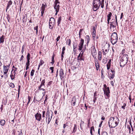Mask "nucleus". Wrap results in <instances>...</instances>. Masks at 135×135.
<instances>
[{
  "instance_id": "obj_52",
  "label": "nucleus",
  "mask_w": 135,
  "mask_h": 135,
  "mask_svg": "<svg viewBox=\"0 0 135 135\" xmlns=\"http://www.w3.org/2000/svg\"><path fill=\"white\" fill-rule=\"evenodd\" d=\"M111 59L109 60L108 62L107 63V65H109L110 66V64H111Z\"/></svg>"
},
{
  "instance_id": "obj_8",
  "label": "nucleus",
  "mask_w": 135,
  "mask_h": 135,
  "mask_svg": "<svg viewBox=\"0 0 135 135\" xmlns=\"http://www.w3.org/2000/svg\"><path fill=\"white\" fill-rule=\"evenodd\" d=\"M17 68L12 69L10 77L12 80L14 79L16 75V71H17Z\"/></svg>"
},
{
  "instance_id": "obj_27",
  "label": "nucleus",
  "mask_w": 135,
  "mask_h": 135,
  "mask_svg": "<svg viewBox=\"0 0 135 135\" xmlns=\"http://www.w3.org/2000/svg\"><path fill=\"white\" fill-rule=\"evenodd\" d=\"M86 39L87 41V44H88L90 40V37L88 35H87L86 36Z\"/></svg>"
},
{
  "instance_id": "obj_44",
  "label": "nucleus",
  "mask_w": 135,
  "mask_h": 135,
  "mask_svg": "<svg viewBox=\"0 0 135 135\" xmlns=\"http://www.w3.org/2000/svg\"><path fill=\"white\" fill-rule=\"evenodd\" d=\"M54 68L53 67H50V69L51 70V73H54Z\"/></svg>"
},
{
  "instance_id": "obj_12",
  "label": "nucleus",
  "mask_w": 135,
  "mask_h": 135,
  "mask_svg": "<svg viewBox=\"0 0 135 135\" xmlns=\"http://www.w3.org/2000/svg\"><path fill=\"white\" fill-rule=\"evenodd\" d=\"M84 43V40L82 38H81V40L78 45V50L81 51L82 50L83 47Z\"/></svg>"
},
{
  "instance_id": "obj_40",
  "label": "nucleus",
  "mask_w": 135,
  "mask_h": 135,
  "mask_svg": "<svg viewBox=\"0 0 135 135\" xmlns=\"http://www.w3.org/2000/svg\"><path fill=\"white\" fill-rule=\"evenodd\" d=\"M83 29H80L79 31V35H81L83 34Z\"/></svg>"
},
{
  "instance_id": "obj_6",
  "label": "nucleus",
  "mask_w": 135,
  "mask_h": 135,
  "mask_svg": "<svg viewBox=\"0 0 135 135\" xmlns=\"http://www.w3.org/2000/svg\"><path fill=\"white\" fill-rule=\"evenodd\" d=\"M11 62H10L7 65H5L4 64L3 66V71L4 74H7L8 72L11 65Z\"/></svg>"
},
{
  "instance_id": "obj_29",
  "label": "nucleus",
  "mask_w": 135,
  "mask_h": 135,
  "mask_svg": "<svg viewBox=\"0 0 135 135\" xmlns=\"http://www.w3.org/2000/svg\"><path fill=\"white\" fill-rule=\"evenodd\" d=\"M103 54L104 55H105L107 53L108 51V50L107 49H103Z\"/></svg>"
},
{
  "instance_id": "obj_42",
  "label": "nucleus",
  "mask_w": 135,
  "mask_h": 135,
  "mask_svg": "<svg viewBox=\"0 0 135 135\" xmlns=\"http://www.w3.org/2000/svg\"><path fill=\"white\" fill-rule=\"evenodd\" d=\"M45 93H46V91H44V92H43L42 94H43V97H42V98L41 99H40V100H36V101H41V99H42V98L45 95Z\"/></svg>"
},
{
  "instance_id": "obj_51",
  "label": "nucleus",
  "mask_w": 135,
  "mask_h": 135,
  "mask_svg": "<svg viewBox=\"0 0 135 135\" xmlns=\"http://www.w3.org/2000/svg\"><path fill=\"white\" fill-rule=\"evenodd\" d=\"M18 98L19 97V94L20 93V85L18 86Z\"/></svg>"
},
{
  "instance_id": "obj_16",
  "label": "nucleus",
  "mask_w": 135,
  "mask_h": 135,
  "mask_svg": "<svg viewBox=\"0 0 135 135\" xmlns=\"http://www.w3.org/2000/svg\"><path fill=\"white\" fill-rule=\"evenodd\" d=\"M12 2L11 0L9 1L8 2V3L7 4V6L6 8V11H7V10L10 7V6L12 4Z\"/></svg>"
},
{
  "instance_id": "obj_48",
  "label": "nucleus",
  "mask_w": 135,
  "mask_h": 135,
  "mask_svg": "<svg viewBox=\"0 0 135 135\" xmlns=\"http://www.w3.org/2000/svg\"><path fill=\"white\" fill-rule=\"evenodd\" d=\"M16 133V131L15 129H13L12 131V135H15Z\"/></svg>"
},
{
  "instance_id": "obj_58",
  "label": "nucleus",
  "mask_w": 135,
  "mask_h": 135,
  "mask_svg": "<svg viewBox=\"0 0 135 135\" xmlns=\"http://www.w3.org/2000/svg\"><path fill=\"white\" fill-rule=\"evenodd\" d=\"M34 29L35 30H38V26H35L34 27Z\"/></svg>"
},
{
  "instance_id": "obj_15",
  "label": "nucleus",
  "mask_w": 135,
  "mask_h": 135,
  "mask_svg": "<svg viewBox=\"0 0 135 135\" xmlns=\"http://www.w3.org/2000/svg\"><path fill=\"white\" fill-rule=\"evenodd\" d=\"M91 52L93 57L94 58H96V55L97 54V52L95 47H94L92 49Z\"/></svg>"
},
{
  "instance_id": "obj_63",
  "label": "nucleus",
  "mask_w": 135,
  "mask_h": 135,
  "mask_svg": "<svg viewBox=\"0 0 135 135\" xmlns=\"http://www.w3.org/2000/svg\"><path fill=\"white\" fill-rule=\"evenodd\" d=\"M28 101H29V102L30 101V100L31 99V97L30 96H28Z\"/></svg>"
},
{
  "instance_id": "obj_64",
  "label": "nucleus",
  "mask_w": 135,
  "mask_h": 135,
  "mask_svg": "<svg viewBox=\"0 0 135 135\" xmlns=\"http://www.w3.org/2000/svg\"><path fill=\"white\" fill-rule=\"evenodd\" d=\"M96 98L95 97H94V98L93 100V102H94V103L95 102V100L96 99Z\"/></svg>"
},
{
  "instance_id": "obj_50",
  "label": "nucleus",
  "mask_w": 135,
  "mask_h": 135,
  "mask_svg": "<svg viewBox=\"0 0 135 135\" xmlns=\"http://www.w3.org/2000/svg\"><path fill=\"white\" fill-rule=\"evenodd\" d=\"M60 36H58L56 38V40L57 41V42H56V45H57V42L58 41H59V40H60Z\"/></svg>"
},
{
  "instance_id": "obj_37",
  "label": "nucleus",
  "mask_w": 135,
  "mask_h": 135,
  "mask_svg": "<svg viewBox=\"0 0 135 135\" xmlns=\"http://www.w3.org/2000/svg\"><path fill=\"white\" fill-rule=\"evenodd\" d=\"M93 34H96V31L95 29V27H93Z\"/></svg>"
},
{
  "instance_id": "obj_23",
  "label": "nucleus",
  "mask_w": 135,
  "mask_h": 135,
  "mask_svg": "<svg viewBox=\"0 0 135 135\" xmlns=\"http://www.w3.org/2000/svg\"><path fill=\"white\" fill-rule=\"evenodd\" d=\"M55 55L54 53L52 56V57H51V59H52V62H51V63L52 64H53L54 62V57H55Z\"/></svg>"
},
{
  "instance_id": "obj_33",
  "label": "nucleus",
  "mask_w": 135,
  "mask_h": 135,
  "mask_svg": "<svg viewBox=\"0 0 135 135\" xmlns=\"http://www.w3.org/2000/svg\"><path fill=\"white\" fill-rule=\"evenodd\" d=\"M49 113H50V112H49V109H47V111L46 113V116H48V117H50Z\"/></svg>"
},
{
  "instance_id": "obj_21",
  "label": "nucleus",
  "mask_w": 135,
  "mask_h": 135,
  "mask_svg": "<svg viewBox=\"0 0 135 135\" xmlns=\"http://www.w3.org/2000/svg\"><path fill=\"white\" fill-rule=\"evenodd\" d=\"M76 99L75 98L73 97L72 99V100L71 101L72 105L73 106H74L75 105Z\"/></svg>"
},
{
  "instance_id": "obj_4",
  "label": "nucleus",
  "mask_w": 135,
  "mask_h": 135,
  "mask_svg": "<svg viewBox=\"0 0 135 135\" xmlns=\"http://www.w3.org/2000/svg\"><path fill=\"white\" fill-rule=\"evenodd\" d=\"M118 40V37L116 33H113L111 35V42L114 45L117 42Z\"/></svg>"
},
{
  "instance_id": "obj_19",
  "label": "nucleus",
  "mask_w": 135,
  "mask_h": 135,
  "mask_svg": "<svg viewBox=\"0 0 135 135\" xmlns=\"http://www.w3.org/2000/svg\"><path fill=\"white\" fill-rule=\"evenodd\" d=\"M98 59L99 60H101L102 59V53L101 51H99L98 52Z\"/></svg>"
},
{
  "instance_id": "obj_22",
  "label": "nucleus",
  "mask_w": 135,
  "mask_h": 135,
  "mask_svg": "<svg viewBox=\"0 0 135 135\" xmlns=\"http://www.w3.org/2000/svg\"><path fill=\"white\" fill-rule=\"evenodd\" d=\"M61 21V16L59 17L58 18L57 23V26H59V24L60 23Z\"/></svg>"
},
{
  "instance_id": "obj_34",
  "label": "nucleus",
  "mask_w": 135,
  "mask_h": 135,
  "mask_svg": "<svg viewBox=\"0 0 135 135\" xmlns=\"http://www.w3.org/2000/svg\"><path fill=\"white\" fill-rule=\"evenodd\" d=\"M17 132H18V135H22V130H20V131H17Z\"/></svg>"
},
{
  "instance_id": "obj_46",
  "label": "nucleus",
  "mask_w": 135,
  "mask_h": 135,
  "mask_svg": "<svg viewBox=\"0 0 135 135\" xmlns=\"http://www.w3.org/2000/svg\"><path fill=\"white\" fill-rule=\"evenodd\" d=\"M59 0H55V1L54 2L55 4H57L58 3H60V2L58 1Z\"/></svg>"
},
{
  "instance_id": "obj_60",
  "label": "nucleus",
  "mask_w": 135,
  "mask_h": 135,
  "mask_svg": "<svg viewBox=\"0 0 135 135\" xmlns=\"http://www.w3.org/2000/svg\"><path fill=\"white\" fill-rule=\"evenodd\" d=\"M45 80L44 79L42 80L41 83H42V84H45Z\"/></svg>"
},
{
  "instance_id": "obj_59",
  "label": "nucleus",
  "mask_w": 135,
  "mask_h": 135,
  "mask_svg": "<svg viewBox=\"0 0 135 135\" xmlns=\"http://www.w3.org/2000/svg\"><path fill=\"white\" fill-rule=\"evenodd\" d=\"M103 122V121H101V122H100V124H99V127H100L101 126V125H102V123Z\"/></svg>"
},
{
  "instance_id": "obj_39",
  "label": "nucleus",
  "mask_w": 135,
  "mask_h": 135,
  "mask_svg": "<svg viewBox=\"0 0 135 135\" xmlns=\"http://www.w3.org/2000/svg\"><path fill=\"white\" fill-rule=\"evenodd\" d=\"M126 104L125 103H124L123 105L121 107V108L123 109H124L125 108V107L126 106Z\"/></svg>"
},
{
  "instance_id": "obj_13",
  "label": "nucleus",
  "mask_w": 135,
  "mask_h": 135,
  "mask_svg": "<svg viewBox=\"0 0 135 135\" xmlns=\"http://www.w3.org/2000/svg\"><path fill=\"white\" fill-rule=\"evenodd\" d=\"M41 115L38 112L35 115V117L36 119L38 121H41Z\"/></svg>"
},
{
  "instance_id": "obj_3",
  "label": "nucleus",
  "mask_w": 135,
  "mask_h": 135,
  "mask_svg": "<svg viewBox=\"0 0 135 135\" xmlns=\"http://www.w3.org/2000/svg\"><path fill=\"white\" fill-rule=\"evenodd\" d=\"M101 4L100 0H93V10L96 11L99 8Z\"/></svg>"
},
{
  "instance_id": "obj_1",
  "label": "nucleus",
  "mask_w": 135,
  "mask_h": 135,
  "mask_svg": "<svg viewBox=\"0 0 135 135\" xmlns=\"http://www.w3.org/2000/svg\"><path fill=\"white\" fill-rule=\"evenodd\" d=\"M119 122V118L117 117H111L109 119L108 122L109 126L110 128H114L118 125Z\"/></svg>"
},
{
  "instance_id": "obj_61",
  "label": "nucleus",
  "mask_w": 135,
  "mask_h": 135,
  "mask_svg": "<svg viewBox=\"0 0 135 135\" xmlns=\"http://www.w3.org/2000/svg\"><path fill=\"white\" fill-rule=\"evenodd\" d=\"M129 99L130 100V103H131V95H130L129 96Z\"/></svg>"
},
{
  "instance_id": "obj_47",
  "label": "nucleus",
  "mask_w": 135,
  "mask_h": 135,
  "mask_svg": "<svg viewBox=\"0 0 135 135\" xmlns=\"http://www.w3.org/2000/svg\"><path fill=\"white\" fill-rule=\"evenodd\" d=\"M68 126V125L67 123L64 124L63 127L64 129H65L67 126Z\"/></svg>"
},
{
  "instance_id": "obj_49",
  "label": "nucleus",
  "mask_w": 135,
  "mask_h": 135,
  "mask_svg": "<svg viewBox=\"0 0 135 135\" xmlns=\"http://www.w3.org/2000/svg\"><path fill=\"white\" fill-rule=\"evenodd\" d=\"M41 16H43V15L44 13V11L45 10H42V9H41Z\"/></svg>"
},
{
  "instance_id": "obj_35",
  "label": "nucleus",
  "mask_w": 135,
  "mask_h": 135,
  "mask_svg": "<svg viewBox=\"0 0 135 135\" xmlns=\"http://www.w3.org/2000/svg\"><path fill=\"white\" fill-rule=\"evenodd\" d=\"M9 85V86L12 88H14L15 87V85L14 84L12 83H10Z\"/></svg>"
},
{
  "instance_id": "obj_5",
  "label": "nucleus",
  "mask_w": 135,
  "mask_h": 135,
  "mask_svg": "<svg viewBox=\"0 0 135 135\" xmlns=\"http://www.w3.org/2000/svg\"><path fill=\"white\" fill-rule=\"evenodd\" d=\"M55 23V20L54 18L51 17L49 21V27L50 29H52Z\"/></svg>"
},
{
  "instance_id": "obj_32",
  "label": "nucleus",
  "mask_w": 135,
  "mask_h": 135,
  "mask_svg": "<svg viewBox=\"0 0 135 135\" xmlns=\"http://www.w3.org/2000/svg\"><path fill=\"white\" fill-rule=\"evenodd\" d=\"M23 22L24 23H25L26 21V18H25V16H23V17L22 19Z\"/></svg>"
},
{
  "instance_id": "obj_45",
  "label": "nucleus",
  "mask_w": 135,
  "mask_h": 135,
  "mask_svg": "<svg viewBox=\"0 0 135 135\" xmlns=\"http://www.w3.org/2000/svg\"><path fill=\"white\" fill-rule=\"evenodd\" d=\"M84 106L85 108H84V109L86 110L87 109V107H88V104H87L86 103H85L84 104Z\"/></svg>"
},
{
  "instance_id": "obj_18",
  "label": "nucleus",
  "mask_w": 135,
  "mask_h": 135,
  "mask_svg": "<svg viewBox=\"0 0 135 135\" xmlns=\"http://www.w3.org/2000/svg\"><path fill=\"white\" fill-rule=\"evenodd\" d=\"M77 128V126L76 124H74V127L73 128L72 133H75L76 131Z\"/></svg>"
},
{
  "instance_id": "obj_25",
  "label": "nucleus",
  "mask_w": 135,
  "mask_h": 135,
  "mask_svg": "<svg viewBox=\"0 0 135 135\" xmlns=\"http://www.w3.org/2000/svg\"><path fill=\"white\" fill-rule=\"evenodd\" d=\"M4 36H3V35H2V36H1L0 38V43H3L4 41Z\"/></svg>"
},
{
  "instance_id": "obj_36",
  "label": "nucleus",
  "mask_w": 135,
  "mask_h": 135,
  "mask_svg": "<svg viewBox=\"0 0 135 135\" xmlns=\"http://www.w3.org/2000/svg\"><path fill=\"white\" fill-rule=\"evenodd\" d=\"M35 72V70L34 69H32L31 71V72L30 75L32 76L33 75Z\"/></svg>"
},
{
  "instance_id": "obj_30",
  "label": "nucleus",
  "mask_w": 135,
  "mask_h": 135,
  "mask_svg": "<svg viewBox=\"0 0 135 135\" xmlns=\"http://www.w3.org/2000/svg\"><path fill=\"white\" fill-rule=\"evenodd\" d=\"M54 8L56 10V11H59L60 8L56 6V4H54Z\"/></svg>"
},
{
  "instance_id": "obj_55",
  "label": "nucleus",
  "mask_w": 135,
  "mask_h": 135,
  "mask_svg": "<svg viewBox=\"0 0 135 135\" xmlns=\"http://www.w3.org/2000/svg\"><path fill=\"white\" fill-rule=\"evenodd\" d=\"M52 81H49L47 84V85L50 86L52 84Z\"/></svg>"
},
{
  "instance_id": "obj_9",
  "label": "nucleus",
  "mask_w": 135,
  "mask_h": 135,
  "mask_svg": "<svg viewBox=\"0 0 135 135\" xmlns=\"http://www.w3.org/2000/svg\"><path fill=\"white\" fill-rule=\"evenodd\" d=\"M103 91L104 92V94L108 98H109L110 96V91L109 88V87H107L106 89H103Z\"/></svg>"
},
{
  "instance_id": "obj_43",
  "label": "nucleus",
  "mask_w": 135,
  "mask_h": 135,
  "mask_svg": "<svg viewBox=\"0 0 135 135\" xmlns=\"http://www.w3.org/2000/svg\"><path fill=\"white\" fill-rule=\"evenodd\" d=\"M42 117L43 118H44V117H45V111H42Z\"/></svg>"
},
{
  "instance_id": "obj_57",
  "label": "nucleus",
  "mask_w": 135,
  "mask_h": 135,
  "mask_svg": "<svg viewBox=\"0 0 135 135\" xmlns=\"http://www.w3.org/2000/svg\"><path fill=\"white\" fill-rule=\"evenodd\" d=\"M30 53H28L27 55V57L30 58Z\"/></svg>"
},
{
  "instance_id": "obj_41",
  "label": "nucleus",
  "mask_w": 135,
  "mask_h": 135,
  "mask_svg": "<svg viewBox=\"0 0 135 135\" xmlns=\"http://www.w3.org/2000/svg\"><path fill=\"white\" fill-rule=\"evenodd\" d=\"M44 62L42 60H41L39 64L40 65H42L44 64Z\"/></svg>"
},
{
  "instance_id": "obj_7",
  "label": "nucleus",
  "mask_w": 135,
  "mask_h": 135,
  "mask_svg": "<svg viewBox=\"0 0 135 135\" xmlns=\"http://www.w3.org/2000/svg\"><path fill=\"white\" fill-rule=\"evenodd\" d=\"M111 21H112L110 22V28H114L116 27V25L117 26H118L117 21H116L114 19H113Z\"/></svg>"
},
{
  "instance_id": "obj_11",
  "label": "nucleus",
  "mask_w": 135,
  "mask_h": 135,
  "mask_svg": "<svg viewBox=\"0 0 135 135\" xmlns=\"http://www.w3.org/2000/svg\"><path fill=\"white\" fill-rule=\"evenodd\" d=\"M59 75L60 76V79L61 80H62L63 79H64V71L63 70L62 68H61L59 71Z\"/></svg>"
},
{
  "instance_id": "obj_28",
  "label": "nucleus",
  "mask_w": 135,
  "mask_h": 135,
  "mask_svg": "<svg viewBox=\"0 0 135 135\" xmlns=\"http://www.w3.org/2000/svg\"><path fill=\"white\" fill-rule=\"evenodd\" d=\"M47 5L46 4L45 5L43 3L42 4V6L41 8V9L44 10H45V8L46 7Z\"/></svg>"
},
{
  "instance_id": "obj_31",
  "label": "nucleus",
  "mask_w": 135,
  "mask_h": 135,
  "mask_svg": "<svg viewBox=\"0 0 135 135\" xmlns=\"http://www.w3.org/2000/svg\"><path fill=\"white\" fill-rule=\"evenodd\" d=\"M51 112H52V115H51V118H50V117H48V122H47L48 124H49V123H50L51 120V118L52 117V115L53 112L52 111H51Z\"/></svg>"
},
{
  "instance_id": "obj_53",
  "label": "nucleus",
  "mask_w": 135,
  "mask_h": 135,
  "mask_svg": "<svg viewBox=\"0 0 135 135\" xmlns=\"http://www.w3.org/2000/svg\"><path fill=\"white\" fill-rule=\"evenodd\" d=\"M77 45L76 44L75 45L74 44L73 45V49H76V48H77Z\"/></svg>"
},
{
  "instance_id": "obj_62",
  "label": "nucleus",
  "mask_w": 135,
  "mask_h": 135,
  "mask_svg": "<svg viewBox=\"0 0 135 135\" xmlns=\"http://www.w3.org/2000/svg\"><path fill=\"white\" fill-rule=\"evenodd\" d=\"M24 58V56L23 55H22L20 58V60L21 61L22 60H23Z\"/></svg>"
},
{
  "instance_id": "obj_10",
  "label": "nucleus",
  "mask_w": 135,
  "mask_h": 135,
  "mask_svg": "<svg viewBox=\"0 0 135 135\" xmlns=\"http://www.w3.org/2000/svg\"><path fill=\"white\" fill-rule=\"evenodd\" d=\"M81 52H81L78 57L77 60L78 62L81 60L84 61V58L83 55V52L81 53Z\"/></svg>"
},
{
  "instance_id": "obj_2",
  "label": "nucleus",
  "mask_w": 135,
  "mask_h": 135,
  "mask_svg": "<svg viewBox=\"0 0 135 135\" xmlns=\"http://www.w3.org/2000/svg\"><path fill=\"white\" fill-rule=\"evenodd\" d=\"M128 55L127 54H124L122 56L121 55V59L120 62V66L121 67H123L126 65L128 62Z\"/></svg>"
},
{
  "instance_id": "obj_56",
  "label": "nucleus",
  "mask_w": 135,
  "mask_h": 135,
  "mask_svg": "<svg viewBox=\"0 0 135 135\" xmlns=\"http://www.w3.org/2000/svg\"><path fill=\"white\" fill-rule=\"evenodd\" d=\"M30 61H27V62H26V65L29 66L30 65Z\"/></svg>"
},
{
  "instance_id": "obj_38",
  "label": "nucleus",
  "mask_w": 135,
  "mask_h": 135,
  "mask_svg": "<svg viewBox=\"0 0 135 135\" xmlns=\"http://www.w3.org/2000/svg\"><path fill=\"white\" fill-rule=\"evenodd\" d=\"M68 42V45L69 46H70L71 45V40L70 39H69L67 40V42Z\"/></svg>"
},
{
  "instance_id": "obj_17",
  "label": "nucleus",
  "mask_w": 135,
  "mask_h": 135,
  "mask_svg": "<svg viewBox=\"0 0 135 135\" xmlns=\"http://www.w3.org/2000/svg\"><path fill=\"white\" fill-rule=\"evenodd\" d=\"M95 66L97 70H98L99 68H100V66L99 65L98 61H97L95 62Z\"/></svg>"
},
{
  "instance_id": "obj_24",
  "label": "nucleus",
  "mask_w": 135,
  "mask_h": 135,
  "mask_svg": "<svg viewBox=\"0 0 135 135\" xmlns=\"http://www.w3.org/2000/svg\"><path fill=\"white\" fill-rule=\"evenodd\" d=\"M112 16V13L111 12H109L108 15L107 16V20H110L111 17Z\"/></svg>"
},
{
  "instance_id": "obj_54",
  "label": "nucleus",
  "mask_w": 135,
  "mask_h": 135,
  "mask_svg": "<svg viewBox=\"0 0 135 135\" xmlns=\"http://www.w3.org/2000/svg\"><path fill=\"white\" fill-rule=\"evenodd\" d=\"M48 99V96L47 95H46V97H45V102H47V99Z\"/></svg>"
},
{
  "instance_id": "obj_26",
  "label": "nucleus",
  "mask_w": 135,
  "mask_h": 135,
  "mask_svg": "<svg viewBox=\"0 0 135 135\" xmlns=\"http://www.w3.org/2000/svg\"><path fill=\"white\" fill-rule=\"evenodd\" d=\"M94 131V126H92L90 128V133L91 135H93L92 131Z\"/></svg>"
},
{
  "instance_id": "obj_14",
  "label": "nucleus",
  "mask_w": 135,
  "mask_h": 135,
  "mask_svg": "<svg viewBox=\"0 0 135 135\" xmlns=\"http://www.w3.org/2000/svg\"><path fill=\"white\" fill-rule=\"evenodd\" d=\"M111 73L109 75V78L110 80L113 79L115 76V71L114 70H111Z\"/></svg>"
},
{
  "instance_id": "obj_20",
  "label": "nucleus",
  "mask_w": 135,
  "mask_h": 135,
  "mask_svg": "<svg viewBox=\"0 0 135 135\" xmlns=\"http://www.w3.org/2000/svg\"><path fill=\"white\" fill-rule=\"evenodd\" d=\"M5 123V121L4 119H1L0 121V124L2 126H4Z\"/></svg>"
}]
</instances>
